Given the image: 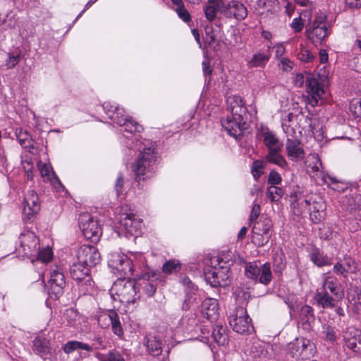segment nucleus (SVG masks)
Listing matches in <instances>:
<instances>
[{
  "instance_id": "1",
  "label": "nucleus",
  "mask_w": 361,
  "mask_h": 361,
  "mask_svg": "<svg viewBox=\"0 0 361 361\" xmlns=\"http://www.w3.org/2000/svg\"><path fill=\"white\" fill-rule=\"evenodd\" d=\"M232 117L227 116L221 120V126L228 135L236 140H242L248 133L247 125L244 116L247 114V108L240 96H231L226 100Z\"/></svg>"
},
{
  "instance_id": "2",
  "label": "nucleus",
  "mask_w": 361,
  "mask_h": 361,
  "mask_svg": "<svg viewBox=\"0 0 361 361\" xmlns=\"http://www.w3.org/2000/svg\"><path fill=\"white\" fill-rule=\"evenodd\" d=\"M343 291L338 280L326 273L322 276V286L317 290L314 300L318 307L323 309H332L337 302L343 298Z\"/></svg>"
},
{
  "instance_id": "3",
  "label": "nucleus",
  "mask_w": 361,
  "mask_h": 361,
  "mask_svg": "<svg viewBox=\"0 0 361 361\" xmlns=\"http://www.w3.org/2000/svg\"><path fill=\"white\" fill-rule=\"evenodd\" d=\"M237 307L233 313L229 317V324L235 332L243 334L248 331L247 305L248 300L246 293H239L237 295Z\"/></svg>"
},
{
  "instance_id": "4",
  "label": "nucleus",
  "mask_w": 361,
  "mask_h": 361,
  "mask_svg": "<svg viewBox=\"0 0 361 361\" xmlns=\"http://www.w3.org/2000/svg\"><path fill=\"white\" fill-rule=\"evenodd\" d=\"M221 260L223 259L219 257H212L209 259H205V264L209 265L211 268L204 270V278L206 281L212 287L226 285V283H223L222 282L230 277L227 268H224L220 264Z\"/></svg>"
},
{
  "instance_id": "5",
  "label": "nucleus",
  "mask_w": 361,
  "mask_h": 361,
  "mask_svg": "<svg viewBox=\"0 0 361 361\" xmlns=\"http://www.w3.org/2000/svg\"><path fill=\"white\" fill-rule=\"evenodd\" d=\"M156 161L155 152L150 147L145 148L140 153L137 163L133 166V171L137 181L145 180L150 177L153 171V164Z\"/></svg>"
},
{
  "instance_id": "6",
  "label": "nucleus",
  "mask_w": 361,
  "mask_h": 361,
  "mask_svg": "<svg viewBox=\"0 0 361 361\" xmlns=\"http://www.w3.org/2000/svg\"><path fill=\"white\" fill-rule=\"evenodd\" d=\"M306 36L314 44H320L328 36L326 16L324 13H317L312 22L306 25Z\"/></svg>"
},
{
  "instance_id": "7",
  "label": "nucleus",
  "mask_w": 361,
  "mask_h": 361,
  "mask_svg": "<svg viewBox=\"0 0 361 361\" xmlns=\"http://www.w3.org/2000/svg\"><path fill=\"white\" fill-rule=\"evenodd\" d=\"M127 206L123 207V212L120 214L119 223L121 232L125 233L127 238L137 237L141 233L143 226L142 221L135 216V214Z\"/></svg>"
},
{
  "instance_id": "8",
  "label": "nucleus",
  "mask_w": 361,
  "mask_h": 361,
  "mask_svg": "<svg viewBox=\"0 0 361 361\" xmlns=\"http://www.w3.org/2000/svg\"><path fill=\"white\" fill-rule=\"evenodd\" d=\"M283 132L286 133L287 139L286 142V149L287 157L292 161H298L304 157V149L299 139L294 137L295 133L293 128L282 124Z\"/></svg>"
},
{
  "instance_id": "9",
  "label": "nucleus",
  "mask_w": 361,
  "mask_h": 361,
  "mask_svg": "<svg viewBox=\"0 0 361 361\" xmlns=\"http://www.w3.org/2000/svg\"><path fill=\"white\" fill-rule=\"evenodd\" d=\"M314 344L305 338H297L288 344V353L293 358L307 360L314 355Z\"/></svg>"
},
{
  "instance_id": "10",
  "label": "nucleus",
  "mask_w": 361,
  "mask_h": 361,
  "mask_svg": "<svg viewBox=\"0 0 361 361\" xmlns=\"http://www.w3.org/2000/svg\"><path fill=\"white\" fill-rule=\"evenodd\" d=\"M114 288L122 302L134 303L140 298L135 281L119 279L114 283Z\"/></svg>"
},
{
  "instance_id": "11",
  "label": "nucleus",
  "mask_w": 361,
  "mask_h": 361,
  "mask_svg": "<svg viewBox=\"0 0 361 361\" xmlns=\"http://www.w3.org/2000/svg\"><path fill=\"white\" fill-rule=\"evenodd\" d=\"M90 268L80 262L78 259L73 262L70 268V274L73 280L78 281V285L84 293L88 291L92 281L89 275Z\"/></svg>"
},
{
  "instance_id": "12",
  "label": "nucleus",
  "mask_w": 361,
  "mask_h": 361,
  "mask_svg": "<svg viewBox=\"0 0 361 361\" xmlns=\"http://www.w3.org/2000/svg\"><path fill=\"white\" fill-rule=\"evenodd\" d=\"M79 221L85 238L93 243L98 242L102 235V229L98 222L88 214H82Z\"/></svg>"
},
{
  "instance_id": "13",
  "label": "nucleus",
  "mask_w": 361,
  "mask_h": 361,
  "mask_svg": "<svg viewBox=\"0 0 361 361\" xmlns=\"http://www.w3.org/2000/svg\"><path fill=\"white\" fill-rule=\"evenodd\" d=\"M131 264V261L126 255L118 252L111 253L108 260L109 267L117 273L120 278L132 274Z\"/></svg>"
},
{
  "instance_id": "14",
  "label": "nucleus",
  "mask_w": 361,
  "mask_h": 361,
  "mask_svg": "<svg viewBox=\"0 0 361 361\" xmlns=\"http://www.w3.org/2000/svg\"><path fill=\"white\" fill-rule=\"evenodd\" d=\"M77 259L91 268L100 262L101 255L98 250L92 245H83L76 253Z\"/></svg>"
},
{
  "instance_id": "15",
  "label": "nucleus",
  "mask_w": 361,
  "mask_h": 361,
  "mask_svg": "<svg viewBox=\"0 0 361 361\" xmlns=\"http://www.w3.org/2000/svg\"><path fill=\"white\" fill-rule=\"evenodd\" d=\"M20 245L18 252L28 258L37 255L39 240L34 233L27 232L20 235L19 238Z\"/></svg>"
},
{
  "instance_id": "16",
  "label": "nucleus",
  "mask_w": 361,
  "mask_h": 361,
  "mask_svg": "<svg viewBox=\"0 0 361 361\" xmlns=\"http://www.w3.org/2000/svg\"><path fill=\"white\" fill-rule=\"evenodd\" d=\"M97 322L98 324L102 329H107L111 326L113 332L118 336H121L123 334L119 316L114 310H109L107 312L99 314L98 316Z\"/></svg>"
},
{
  "instance_id": "17",
  "label": "nucleus",
  "mask_w": 361,
  "mask_h": 361,
  "mask_svg": "<svg viewBox=\"0 0 361 361\" xmlns=\"http://www.w3.org/2000/svg\"><path fill=\"white\" fill-rule=\"evenodd\" d=\"M40 210V204L37 194L29 190L24 197L23 217L27 221H32Z\"/></svg>"
},
{
  "instance_id": "18",
  "label": "nucleus",
  "mask_w": 361,
  "mask_h": 361,
  "mask_svg": "<svg viewBox=\"0 0 361 361\" xmlns=\"http://www.w3.org/2000/svg\"><path fill=\"white\" fill-rule=\"evenodd\" d=\"M306 85L309 104L313 107L319 105L324 94V88L316 78L312 77L307 78Z\"/></svg>"
},
{
  "instance_id": "19",
  "label": "nucleus",
  "mask_w": 361,
  "mask_h": 361,
  "mask_svg": "<svg viewBox=\"0 0 361 361\" xmlns=\"http://www.w3.org/2000/svg\"><path fill=\"white\" fill-rule=\"evenodd\" d=\"M291 310L298 316V322L302 327L310 331L312 323L314 321V315L313 308L307 305H298Z\"/></svg>"
},
{
  "instance_id": "20",
  "label": "nucleus",
  "mask_w": 361,
  "mask_h": 361,
  "mask_svg": "<svg viewBox=\"0 0 361 361\" xmlns=\"http://www.w3.org/2000/svg\"><path fill=\"white\" fill-rule=\"evenodd\" d=\"M49 283L50 286L49 294L54 295L56 298H59L63 294L66 286L65 276L61 269L56 267L51 271Z\"/></svg>"
},
{
  "instance_id": "21",
  "label": "nucleus",
  "mask_w": 361,
  "mask_h": 361,
  "mask_svg": "<svg viewBox=\"0 0 361 361\" xmlns=\"http://www.w3.org/2000/svg\"><path fill=\"white\" fill-rule=\"evenodd\" d=\"M250 278L257 279L259 283L267 285L272 279V274L270 269V264L265 263L258 267L256 263L252 264L250 262Z\"/></svg>"
},
{
  "instance_id": "22",
  "label": "nucleus",
  "mask_w": 361,
  "mask_h": 361,
  "mask_svg": "<svg viewBox=\"0 0 361 361\" xmlns=\"http://www.w3.org/2000/svg\"><path fill=\"white\" fill-rule=\"evenodd\" d=\"M221 13L227 17L233 16L237 20H243L247 15V8L243 4L237 1L223 3Z\"/></svg>"
},
{
  "instance_id": "23",
  "label": "nucleus",
  "mask_w": 361,
  "mask_h": 361,
  "mask_svg": "<svg viewBox=\"0 0 361 361\" xmlns=\"http://www.w3.org/2000/svg\"><path fill=\"white\" fill-rule=\"evenodd\" d=\"M260 135L263 139L264 145L268 149V151L271 149L281 150L283 143L279 140L276 133L270 130L267 127H261Z\"/></svg>"
},
{
  "instance_id": "24",
  "label": "nucleus",
  "mask_w": 361,
  "mask_h": 361,
  "mask_svg": "<svg viewBox=\"0 0 361 361\" xmlns=\"http://www.w3.org/2000/svg\"><path fill=\"white\" fill-rule=\"evenodd\" d=\"M104 110L108 117L114 123L119 126L125 123V119L127 118L124 115V110L115 104L110 102H104L103 104Z\"/></svg>"
},
{
  "instance_id": "25",
  "label": "nucleus",
  "mask_w": 361,
  "mask_h": 361,
  "mask_svg": "<svg viewBox=\"0 0 361 361\" xmlns=\"http://www.w3.org/2000/svg\"><path fill=\"white\" fill-rule=\"evenodd\" d=\"M292 205L294 209L297 207H298V214H301L307 209H309L310 212H323V204L315 201H313L312 203L311 199L307 200L304 197H300Z\"/></svg>"
},
{
  "instance_id": "26",
  "label": "nucleus",
  "mask_w": 361,
  "mask_h": 361,
  "mask_svg": "<svg viewBox=\"0 0 361 361\" xmlns=\"http://www.w3.org/2000/svg\"><path fill=\"white\" fill-rule=\"evenodd\" d=\"M63 323L73 327L77 330H82V323L84 322V317H82L75 310L67 309L62 317Z\"/></svg>"
},
{
  "instance_id": "27",
  "label": "nucleus",
  "mask_w": 361,
  "mask_h": 361,
  "mask_svg": "<svg viewBox=\"0 0 361 361\" xmlns=\"http://www.w3.org/2000/svg\"><path fill=\"white\" fill-rule=\"evenodd\" d=\"M348 309L353 314H361V290L353 288L348 291Z\"/></svg>"
},
{
  "instance_id": "28",
  "label": "nucleus",
  "mask_w": 361,
  "mask_h": 361,
  "mask_svg": "<svg viewBox=\"0 0 361 361\" xmlns=\"http://www.w3.org/2000/svg\"><path fill=\"white\" fill-rule=\"evenodd\" d=\"M218 301L214 298H207L202 303V312L207 319L214 321L219 315Z\"/></svg>"
},
{
  "instance_id": "29",
  "label": "nucleus",
  "mask_w": 361,
  "mask_h": 361,
  "mask_svg": "<svg viewBox=\"0 0 361 361\" xmlns=\"http://www.w3.org/2000/svg\"><path fill=\"white\" fill-rule=\"evenodd\" d=\"M156 276L155 273L150 274L149 273L145 274L142 277V281L138 283L143 292L147 297H152L154 295L157 290V285L154 284L151 278Z\"/></svg>"
},
{
  "instance_id": "30",
  "label": "nucleus",
  "mask_w": 361,
  "mask_h": 361,
  "mask_svg": "<svg viewBox=\"0 0 361 361\" xmlns=\"http://www.w3.org/2000/svg\"><path fill=\"white\" fill-rule=\"evenodd\" d=\"M144 344L148 352L153 356H158L162 352V343L155 336H146Z\"/></svg>"
},
{
  "instance_id": "31",
  "label": "nucleus",
  "mask_w": 361,
  "mask_h": 361,
  "mask_svg": "<svg viewBox=\"0 0 361 361\" xmlns=\"http://www.w3.org/2000/svg\"><path fill=\"white\" fill-rule=\"evenodd\" d=\"M281 150L271 149L268 151L265 157L266 161L276 164L281 169H286L288 166V163L285 158L280 154Z\"/></svg>"
},
{
  "instance_id": "32",
  "label": "nucleus",
  "mask_w": 361,
  "mask_h": 361,
  "mask_svg": "<svg viewBox=\"0 0 361 361\" xmlns=\"http://www.w3.org/2000/svg\"><path fill=\"white\" fill-rule=\"evenodd\" d=\"M307 171L309 173H314L316 176L320 173V169L322 168L321 160L317 154H310L305 161Z\"/></svg>"
},
{
  "instance_id": "33",
  "label": "nucleus",
  "mask_w": 361,
  "mask_h": 361,
  "mask_svg": "<svg viewBox=\"0 0 361 361\" xmlns=\"http://www.w3.org/2000/svg\"><path fill=\"white\" fill-rule=\"evenodd\" d=\"M347 208L355 216L361 217V195L355 194L348 197L346 201Z\"/></svg>"
},
{
  "instance_id": "34",
  "label": "nucleus",
  "mask_w": 361,
  "mask_h": 361,
  "mask_svg": "<svg viewBox=\"0 0 361 361\" xmlns=\"http://www.w3.org/2000/svg\"><path fill=\"white\" fill-rule=\"evenodd\" d=\"M270 53L269 49L260 51L254 54L250 61V66L263 68L270 59Z\"/></svg>"
},
{
  "instance_id": "35",
  "label": "nucleus",
  "mask_w": 361,
  "mask_h": 361,
  "mask_svg": "<svg viewBox=\"0 0 361 361\" xmlns=\"http://www.w3.org/2000/svg\"><path fill=\"white\" fill-rule=\"evenodd\" d=\"M272 228L271 220L265 215H262L259 219L255 221L252 229L259 233L269 234V231Z\"/></svg>"
},
{
  "instance_id": "36",
  "label": "nucleus",
  "mask_w": 361,
  "mask_h": 361,
  "mask_svg": "<svg viewBox=\"0 0 361 361\" xmlns=\"http://www.w3.org/2000/svg\"><path fill=\"white\" fill-rule=\"evenodd\" d=\"M33 350L40 356L48 355L50 353L49 341L45 338H35L33 341Z\"/></svg>"
},
{
  "instance_id": "37",
  "label": "nucleus",
  "mask_w": 361,
  "mask_h": 361,
  "mask_svg": "<svg viewBox=\"0 0 361 361\" xmlns=\"http://www.w3.org/2000/svg\"><path fill=\"white\" fill-rule=\"evenodd\" d=\"M311 261L318 267H324L331 264L330 259L319 249H313L310 253Z\"/></svg>"
},
{
  "instance_id": "38",
  "label": "nucleus",
  "mask_w": 361,
  "mask_h": 361,
  "mask_svg": "<svg viewBox=\"0 0 361 361\" xmlns=\"http://www.w3.org/2000/svg\"><path fill=\"white\" fill-rule=\"evenodd\" d=\"M269 346L268 343L256 341L252 343L250 353L254 357H265L267 355V349Z\"/></svg>"
},
{
  "instance_id": "39",
  "label": "nucleus",
  "mask_w": 361,
  "mask_h": 361,
  "mask_svg": "<svg viewBox=\"0 0 361 361\" xmlns=\"http://www.w3.org/2000/svg\"><path fill=\"white\" fill-rule=\"evenodd\" d=\"M212 336L214 341L221 345H224L228 340L226 327L223 325H216L212 331Z\"/></svg>"
},
{
  "instance_id": "40",
  "label": "nucleus",
  "mask_w": 361,
  "mask_h": 361,
  "mask_svg": "<svg viewBox=\"0 0 361 361\" xmlns=\"http://www.w3.org/2000/svg\"><path fill=\"white\" fill-rule=\"evenodd\" d=\"M78 349H82L87 351L92 350V348L90 345L77 341H70L67 342L63 347V351L67 354Z\"/></svg>"
},
{
  "instance_id": "41",
  "label": "nucleus",
  "mask_w": 361,
  "mask_h": 361,
  "mask_svg": "<svg viewBox=\"0 0 361 361\" xmlns=\"http://www.w3.org/2000/svg\"><path fill=\"white\" fill-rule=\"evenodd\" d=\"M266 166V161L262 159H257L253 161L251 173L255 180H258L259 178L264 173V169Z\"/></svg>"
},
{
  "instance_id": "42",
  "label": "nucleus",
  "mask_w": 361,
  "mask_h": 361,
  "mask_svg": "<svg viewBox=\"0 0 361 361\" xmlns=\"http://www.w3.org/2000/svg\"><path fill=\"white\" fill-rule=\"evenodd\" d=\"M15 135L23 147L27 148L30 147V135L27 131L23 130L21 128H17L15 130Z\"/></svg>"
},
{
  "instance_id": "43",
  "label": "nucleus",
  "mask_w": 361,
  "mask_h": 361,
  "mask_svg": "<svg viewBox=\"0 0 361 361\" xmlns=\"http://www.w3.org/2000/svg\"><path fill=\"white\" fill-rule=\"evenodd\" d=\"M181 269V264L178 260L170 259L166 262L162 267V271L164 274H171L178 272Z\"/></svg>"
},
{
  "instance_id": "44",
  "label": "nucleus",
  "mask_w": 361,
  "mask_h": 361,
  "mask_svg": "<svg viewBox=\"0 0 361 361\" xmlns=\"http://www.w3.org/2000/svg\"><path fill=\"white\" fill-rule=\"evenodd\" d=\"M297 56L300 61L305 63H310L314 59V55L311 52V51L302 44H300V51Z\"/></svg>"
},
{
  "instance_id": "45",
  "label": "nucleus",
  "mask_w": 361,
  "mask_h": 361,
  "mask_svg": "<svg viewBox=\"0 0 361 361\" xmlns=\"http://www.w3.org/2000/svg\"><path fill=\"white\" fill-rule=\"evenodd\" d=\"M270 234L259 233L252 229V242L257 246H262L269 241Z\"/></svg>"
},
{
  "instance_id": "46",
  "label": "nucleus",
  "mask_w": 361,
  "mask_h": 361,
  "mask_svg": "<svg viewBox=\"0 0 361 361\" xmlns=\"http://www.w3.org/2000/svg\"><path fill=\"white\" fill-rule=\"evenodd\" d=\"M283 195V190L276 185H270L267 188V196L271 202L279 200Z\"/></svg>"
},
{
  "instance_id": "47",
  "label": "nucleus",
  "mask_w": 361,
  "mask_h": 361,
  "mask_svg": "<svg viewBox=\"0 0 361 361\" xmlns=\"http://www.w3.org/2000/svg\"><path fill=\"white\" fill-rule=\"evenodd\" d=\"M125 123L122 124L121 126L125 128V130L126 132H129L130 133L135 132H141L143 128L142 126H140L137 122L132 120L131 118H128V117L125 119Z\"/></svg>"
},
{
  "instance_id": "48",
  "label": "nucleus",
  "mask_w": 361,
  "mask_h": 361,
  "mask_svg": "<svg viewBox=\"0 0 361 361\" xmlns=\"http://www.w3.org/2000/svg\"><path fill=\"white\" fill-rule=\"evenodd\" d=\"M52 250L49 247H47L40 250L39 247H38L37 255H35L34 257H36L38 260L46 263L52 259Z\"/></svg>"
},
{
  "instance_id": "49",
  "label": "nucleus",
  "mask_w": 361,
  "mask_h": 361,
  "mask_svg": "<svg viewBox=\"0 0 361 361\" xmlns=\"http://www.w3.org/2000/svg\"><path fill=\"white\" fill-rule=\"evenodd\" d=\"M174 11L183 21L188 23V25H190V23H192L191 16L188 11L185 8V5L180 7H175Z\"/></svg>"
},
{
  "instance_id": "50",
  "label": "nucleus",
  "mask_w": 361,
  "mask_h": 361,
  "mask_svg": "<svg viewBox=\"0 0 361 361\" xmlns=\"http://www.w3.org/2000/svg\"><path fill=\"white\" fill-rule=\"evenodd\" d=\"M347 347L354 352H360L361 350V338L353 337L345 341Z\"/></svg>"
},
{
  "instance_id": "51",
  "label": "nucleus",
  "mask_w": 361,
  "mask_h": 361,
  "mask_svg": "<svg viewBox=\"0 0 361 361\" xmlns=\"http://www.w3.org/2000/svg\"><path fill=\"white\" fill-rule=\"evenodd\" d=\"M204 43L209 47H212L216 41V37L214 35V30L212 26H207L205 27V37Z\"/></svg>"
},
{
  "instance_id": "52",
  "label": "nucleus",
  "mask_w": 361,
  "mask_h": 361,
  "mask_svg": "<svg viewBox=\"0 0 361 361\" xmlns=\"http://www.w3.org/2000/svg\"><path fill=\"white\" fill-rule=\"evenodd\" d=\"M20 53H8V59L6 61V65L8 68H14L20 61Z\"/></svg>"
},
{
  "instance_id": "53",
  "label": "nucleus",
  "mask_w": 361,
  "mask_h": 361,
  "mask_svg": "<svg viewBox=\"0 0 361 361\" xmlns=\"http://www.w3.org/2000/svg\"><path fill=\"white\" fill-rule=\"evenodd\" d=\"M290 27L294 31V32H300L303 27H304V21L302 18H301V16H299L298 18H295L291 23H290Z\"/></svg>"
},
{
  "instance_id": "54",
  "label": "nucleus",
  "mask_w": 361,
  "mask_h": 361,
  "mask_svg": "<svg viewBox=\"0 0 361 361\" xmlns=\"http://www.w3.org/2000/svg\"><path fill=\"white\" fill-rule=\"evenodd\" d=\"M281 181V176L278 172L274 170L270 171L268 176V183L270 184V185H279Z\"/></svg>"
},
{
  "instance_id": "55",
  "label": "nucleus",
  "mask_w": 361,
  "mask_h": 361,
  "mask_svg": "<svg viewBox=\"0 0 361 361\" xmlns=\"http://www.w3.org/2000/svg\"><path fill=\"white\" fill-rule=\"evenodd\" d=\"M38 167L42 176L46 180H49L51 167L48 164H42V161H39L38 163Z\"/></svg>"
},
{
  "instance_id": "56",
  "label": "nucleus",
  "mask_w": 361,
  "mask_h": 361,
  "mask_svg": "<svg viewBox=\"0 0 361 361\" xmlns=\"http://www.w3.org/2000/svg\"><path fill=\"white\" fill-rule=\"evenodd\" d=\"M180 283L185 287V292H192L196 289L195 285L186 276H180Z\"/></svg>"
},
{
  "instance_id": "57",
  "label": "nucleus",
  "mask_w": 361,
  "mask_h": 361,
  "mask_svg": "<svg viewBox=\"0 0 361 361\" xmlns=\"http://www.w3.org/2000/svg\"><path fill=\"white\" fill-rule=\"evenodd\" d=\"M216 11H219V9L214 5L206 6L204 9V14L207 19L209 21H212L216 17Z\"/></svg>"
},
{
  "instance_id": "58",
  "label": "nucleus",
  "mask_w": 361,
  "mask_h": 361,
  "mask_svg": "<svg viewBox=\"0 0 361 361\" xmlns=\"http://www.w3.org/2000/svg\"><path fill=\"white\" fill-rule=\"evenodd\" d=\"M279 66L284 71H290L293 68V62L288 58L282 57L280 59Z\"/></svg>"
},
{
  "instance_id": "59",
  "label": "nucleus",
  "mask_w": 361,
  "mask_h": 361,
  "mask_svg": "<svg viewBox=\"0 0 361 361\" xmlns=\"http://www.w3.org/2000/svg\"><path fill=\"white\" fill-rule=\"evenodd\" d=\"M314 8L315 6H314V8L307 7V8L300 11V16H301V18H302L303 21H305L307 20L309 21V23L312 22L311 19L312 17V11Z\"/></svg>"
},
{
  "instance_id": "60",
  "label": "nucleus",
  "mask_w": 361,
  "mask_h": 361,
  "mask_svg": "<svg viewBox=\"0 0 361 361\" xmlns=\"http://www.w3.org/2000/svg\"><path fill=\"white\" fill-rule=\"evenodd\" d=\"M102 361H126L124 357L118 352L111 351L107 355V357Z\"/></svg>"
},
{
  "instance_id": "61",
  "label": "nucleus",
  "mask_w": 361,
  "mask_h": 361,
  "mask_svg": "<svg viewBox=\"0 0 361 361\" xmlns=\"http://www.w3.org/2000/svg\"><path fill=\"white\" fill-rule=\"evenodd\" d=\"M324 334L326 339L334 341L336 338V335L334 329L330 326H326L324 327Z\"/></svg>"
},
{
  "instance_id": "62",
  "label": "nucleus",
  "mask_w": 361,
  "mask_h": 361,
  "mask_svg": "<svg viewBox=\"0 0 361 361\" xmlns=\"http://www.w3.org/2000/svg\"><path fill=\"white\" fill-rule=\"evenodd\" d=\"M123 177L122 174H119L115 183V189L118 195L122 193L123 187Z\"/></svg>"
},
{
  "instance_id": "63",
  "label": "nucleus",
  "mask_w": 361,
  "mask_h": 361,
  "mask_svg": "<svg viewBox=\"0 0 361 361\" xmlns=\"http://www.w3.org/2000/svg\"><path fill=\"white\" fill-rule=\"evenodd\" d=\"M345 6L351 9H360L361 0H344Z\"/></svg>"
},
{
  "instance_id": "64",
  "label": "nucleus",
  "mask_w": 361,
  "mask_h": 361,
  "mask_svg": "<svg viewBox=\"0 0 361 361\" xmlns=\"http://www.w3.org/2000/svg\"><path fill=\"white\" fill-rule=\"evenodd\" d=\"M305 82V77L302 73H297L293 78V83L295 87H301Z\"/></svg>"
}]
</instances>
